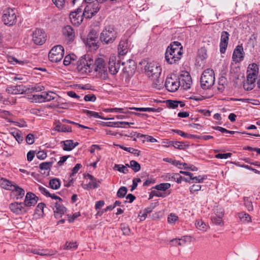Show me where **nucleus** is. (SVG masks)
Listing matches in <instances>:
<instances>
[{"label": "nucleus", "instance_id": "nucleus-1", "mask_svg": "<svg viewBox=\"0 0 260 260\" xmlns=\"http://www.w3.org/2000/svg\"><path fill=\"white\" fill-rule=\"evenodd\" d=\"M144 69L147 76L153 80V86L159 87L162 81L159 79L161 69L159 64L156 62H148L145 66Z\"/></svg>", "mask_w": 260, "mask_h": 260}, {"label": "nucleus", "instance_id": "nucleus-2", "mask_svg": "<svg viewBox=\"0 0 260 260\" xmlns=\"http://www.w3.org/2000/svg\"><path fill=\"white\" fill-rule=\"evenodd\" d=\"M118 36L117 29L114 25L106 26L100 34V40L104 45L113 43Z\"/></svg>", "mask_w": 260, "mask_h": 260}, {"label": "nucleus", "instance_id": "nucleus-3", "mask_svg": "<svg viewBox=\"0 0 260 260\" xmlns=\"http://www.w3.org/2000/svg\"><path fill=\"white\" fill-rule=\"evenodd\" d=\"M93 68V60L91 59L88 56L82 57L78 61L77 69L78 72L82 76L88 75Z\"/></svg>", "mask_w": 260, "mask_h": 260}, {"label": "nucleus", "instance_id": "nucleus-4", "mask_svg": "<svg viewBox=\"0 0 260 260\" xmlns=\"http://www.w3.org/2000/svg\"><path fill=\"white\" fill-rule=\"evenodd\" d=\"M215 75L214 71L207 69L203 72L201 79V86L204 89H210L214 84Z\"/></svg>", "mask_w": 260, "mask_h": 260}, {"label": "nucleus", "instance_id": "nucleus-5", "mask_svg": "<svg viewBox=\"0 0 260 260\" xmlns=\"http://www.w3.org/2000/svg\"><path fill=\"white\" fill-rule=\"evenodd\" d=\"M93 70L96 73V75L101 78L106 79L108 78V74L106 63L103 58L96 59L94 62L93 61Z\"/></svg>", "mask_w": 260, "mask_h": 260}, {"label": "nucleus", "instance_id": "nucleus-6", "mask_svg": "<svg viewBox=\"0 0 260 260\" xmlns=\"http://www.w3.org/2000/svg\"><path fill=\"white\" fill-rule=\"evenodd\" d=\"M63 55V47L61 45H56L50 51L48 57L51 62H57L62 59Z\"/></svg>", "mask_w": 260, "mask_h": 260}, {"label": "nucleus", "instance_id": "nucleus-7", "mask_svg": "<svg viewBox=\"0 0 260 260\" xmlns=\"http://www.w3.org/2000/svg\"><path fill=\"white\" fill-rule=\"evenodd\" d=\"M3 21L5 24L13 25L17 21V16L15 10L7 8L3 11Z\"/></svg>", "mask_w": 260, "mask_h": 260}, {"label": "nucleus", "instance_id": "nucleus-8", "mask_svg": "<svg viewBox=\"0 0 260 260\" xmlns=\"http://www.w3.org/2000/svg\"><path fill=\"white\" fill-rule=\"evenodd\" d=\"M182 54L183 52L178 49L175 50L167 49L165 53V59L169 64L176 63L181 58Z\"/></svg>", "mask_w": 260, "mask_h": 260}, {"label": "nucleus", "instance_id": "nucleus-9", "mask_svg": "<svg viewBox=\"0 0 260 260\" xmlns=\"http://www.w3.org/2000/svg\"><path fill=\"white\" fill-rule=\"evenodd\" d=\"M100 8V4L98 3L87 4L84 8L83 15L87 18H91L99 11Z\"/></svg>", "mask_w": 260, "mask_h": 260}, {"label": "nucleus", "instance_id": "nucleus-10", "mask_svg": "<svg viewBox=\"0 0 260 260\" xmlns=\"http://www.w3.org/2000/svg\"><path fill=\"white\" fill-rule=\"evenodd\" d=\"M165 86L168 91L175 92L179 87L180 83L175 76L174 78L172 76L168 77L166 80Z\"/></svg>", "mask_w": 260, "mask_h": 260}, {"label": "nucleus", "instance_id": "nucleus-11", "mask_svg": "<svg viewBox=\"0 0 260 260\" xmlns=\"http://www.w3.org/2000/svg\"><path fill=\"white\" fill-rule=\"evenodd\" d=\"M32 41L37 45H41L46 41V34L40 29H36L32 33Z\"/></svg>", "mask_w": 260, "mask_h": 260}, {"label": "nucleus", "instance_id": "nucleus-12", "mask_svg": "<svg viewBox=\"0 0 260 260\" xmlns=\"http://www.w3.org/2000/svg\"><path fill=\"white\" fill-rule=\"evenodd\" d=\"M9 208L12 212L17 215L23 214L27 211V208L23 203H12L10 204Z\"/></svg>", "mask_w": 260, "mask_h": 260}, {"label": "nucleus", "instance_id": "nucleus-13", "mask_svg": "<svg viewBox=\"0 0 260 260\" xmlns=\"http://www.w3.org/2000/svg\"><path fill=\"white\" fill-rule=\"evenodd\" d=\"M257 73L247 71V81L243 84L244 88L246 90H250L254 87V83L257 77Z\"/></svg>", "mask_w": 260, "mask_h": 260}, {"label": "nucleus", "instance_id": "nucleus-14", "mask_svg": "<svg viewBox=\"0 0 260 260\" xmlns=\"http://www.w3.org/2000/svg\"><path fill=\"white\" fill-rule=\"evenodd\" d=\"M178 81L180 86L183 87L184 89H188L190 87L192 84V79L188 73L185 72L180 75Z\"/></svg>", "mask_w": 260, "mask_h": 260}, {"label": "nucleus", "instance_id": "nucleus-15", "mask_svg": "<svg viewBox=\"0 0 260 260\" xmlns=\"http://www.w3.org/2000/svg\"><path fill=\"white\" fill-rule=\"evenodd\" d=\"M29 89L27 86H25L22 84L16 86H10L7 88L6 91L10 94H23L27 93Z\"/></svg>", "mask_w": 260, "mask_h": 260}, {"label": "nucleus", "instance_id": "nucleus-16", "mask_svg": "<svg viewBox=\"0 0 260 260\" xmlns=\"http://www.w3.org/2000/svg\"><path fill=\"white\" fill-rule=\"evenodd\" d=\"M120 63L116 60V57L113 55L110 57L109 61V71L112 75H115L119 71Z\"/></svg>", "mask_w": 260, "mask_h": 260}, {"label": "nucleus", "instance_id": "nucleus-17", "mask_svg": "<svg viewBox=\"0 0 260 260\" xmlns=\"http://www.w3.org/2000/svg\"><path fill=\"white\" fill-rule=\"evenodd\" d=\"M82 9L79 8L76 11L72 12L70 14V18L72 23L75 25L80 24L83 21Z\"/></svg>", "mask_w": 260, "mask_h": 260}, {"label": "nucleus", "instance_id": "nucleus-18", "mask_svg": "<svg viewBox=\"0 0 260 260\" xmlns=\"http://www.w3.org/2000/svg\"><path fill=\"white\" fill-rule=\"evenodd\" d=\"M63 35L68 43L72 42L75 39V34L73 28L70 25L64 26L62 29Z\"/></svg>", "mask_w": 260, "mask_h": 260}, {"label": "nucleus", "instance_id": "nucleus-19", "mask_svg": "<svg viewBox=\"0 0 260 260\" xmlns=\"http://www.w3.org/2000/svg\"><path fill=\"white\" fill-rule=\"evenodd\" d=\"M38 200V198L32 192H27L25 198L24 205L26 208L35 206Z\"/></svg>", "mask_w": 260, "mask_h": 260}, {"label": "nucleus", "instance_id": "nucleus-20", "mask_svg": "<svg viewBox=\"0 0 260 260\" xmlns=\"http://www.w3.org/2000/svg\"><path fill=\"white\" fill-rule=\"evenodd\" d=\"M229 34L227 31H223L221 33L220 43V51L221 53L225 52L228 44Z\"/></svg>", "mask_w": 260, "mask_h": 260}, {"label": "nucleus", "instance_id": "nucleus-21", "mask_svg": "<svg viewBox=\"0 0 260 260\" xmlns=\"http://www.w3.org/2000/svg\"><path fill=\"white\" fill-rule=\"evenodd\" d=\"M27 251L28 252L32 253L41 256H51L55 254L57 252L56 250L52 251V252L50 253L48 252V249H40L33 248H28Z\"/></svg>", "mask_w": 260, "mask_h": 260}, {"label": "nucleus", "instance_id": "nucleus-22", "mask_svg": "<svg viewBox=\"0 0 260 260\" xmlns=\"http://www.w3.org/2000/svg\"><path fill=\"white\" fill-rule=\"evenodd\" d=\"M243 54L244 51L242 45L237 46L233 52V60L237 62L241 61L244 57Z\"/></svg>", "mask_w": 260, "mask_h": 260}, {"label": "nucleus", "instance_id": "nucleus-23", "mask_svg": "<svg viewBox=\"0 0 260 260\" xmlns=\"http://www.w3.org/2000/svg\"><path fill=\"white\" fill-rule=\"evenodd\" d=\"M128 49L129 45L128 41L126 40H121L118 46V54L120 55H124L128 52Z\"/></svg>", "mask_w": 260, "mask_h": 260}, {"label": "nucleus", "instance_id": "nucleus-24", "mask_svg": "<svg viewBox=\"0 0 260 260\" xmlns=\"http://www.w3.org/2000/svg\"><path fill=\"white\" fill-rule=\"evenodd\" d=\"M61 143L63 144V149L65 151H71L79 145L78 142L74 143L72 140L62 141Z\"/></svg>", "mask_w": 260, "mask_h": 260}, {"label": "nucleus", "instance_id": "nucleus-25", "mask_svg": "<svg viewBox=\"0 0 260 260\" xmlns=\"http://www.w3.org/2000/svg\"><path fill=\"white\" fill-rule=\"evenodd\" d=\"M53 210L54 215L57 217V216L61 217L66 212L67 209L59 203L56 202Z\"/></svg>", "mask_w": 260, "mask_h": 260}, {"label": "nucleus", "instance_id": "nucleus-26", "mask_svg": "<svg viewBox=\"0 0 260 260\" xmlns=\"http://www.w3.org/2000/svg\"><path fill=\"white\" fill-rule=\"evenodd\" d=\"M54 129L59 132H71L72 127L70 126L62 124L58 121Z\"/></svg>", "mask_w": 260, "mask_h": 260}, {"label": "nucleus", "instance_id": "nucleus-27", "mask_svg": "<svg viewBox=\"0 0 260 260\" xmlns=\"http://www.w3.org/2000/svg\"><path fill=\"white\" fill-rule=\"evenodd\" d=\"M154 206L153 205L145 208L143 210H141L139 214V216L140 217V220L143 221L145 220L147 216V214L152 211Z\"/></svg>", "mask_w": 260, "mask_h": 260}, {"label": "nucleus", "instance_id": "nucleus-28", "mask_svg": "<svg viewBox=\"0 0 260 260\" xmlns=\"http://www.w3.org/2000/svg\"><path fill=\"white\" fill-rule=\"evenodd\" d=\"M131 110H135L137 111L140 112H160L162 109L154 108H136V107H130L129 108Z\"/></svg>", "mask_w": 260, "mask_h": 260}, {"label": "nucleus", "instance_id": "nucleus-29", "mask_svg": "<svg viewBox=\"0 0 260 260\" xmlns=\"http://www.w3.org/2000/svg\"><path fill=\"white\" fill-rule=\"evenodd\" d=\"M83 113L86 114L87 115V116H88L89 117H93L94 118H101L102 119H105V120L113 119H114L113 118H104L102 116H100L99 114V113L97 112L89 111V110H86V109L83 110Z\"/></svg>", "mask_w": 260, "mask_h": 260}, {"label": "nucleus", "instance_id": "nucleus-30", "mask_svg": "<svg viewBox=\"0 0 260 260\" xmlns=\"http://www.w3.org/2000/svg\"><path fill=\"white\" fill-rule=\"evenodd\" d=\"M189 238L187 236H183L179 239H174L171 242L173 243V245L174 246H183L185 245L187 240H189Z\"/></svg>", "mask_w": 260, "mask_h": 260}, {"label": "nucleus", "instance_id": "nucleus-31", "mask_svg": "<svg viewBox=\"0 0 260 260\" xmlns=\"http://www.w3.org/2000/svg\"><path fill=\"white\" fill-rule=\"evenodd\" d=\"M14 188L12 189V191H15L16 194V199H21L24 195L25 191L23 189L18 186L17 185L15 184Z\"/></svg>", "mask_w": 260, "mask_h": 260}, {"label": "nucleus", "instance_id": "nucleus-32", "mask_svg": "<svg viewBox=\"0 0 260 260\" xmlns=\"http://www.w3.org/2000/svg\"><path fill=\"white\" fill-rule=\"evenodd\" d=\"M129 64H128L127 63L125 64L124 70L128 75H131L134 73L135 70V62L133 60L129 61Z\"/></svg>", "mask_w": 260, "mask_h": 260}, {"label": "nucleus", "instance_id": "nucleus-33", "mask_svg": "<svg viewBox=\"0 0 260 260\" xmlns=\"http://www.w3.org/2000/svg\"><path fill=\"white\" fill-rule=\"evenodd\" d=\"M168 50H175L178 49V50L183 52V47L181 43L178 41H174L171 43L170 45L167 48Z\"/></svg>", "mask_w": 260, "mask_h": 260}, {"label": "nucleus", "instance_id": "nucleus-34", "mask_svg": "<svg viewBox=\"0 0 260 260\" xmlns=\"http://www.w3.org/2000/svg\"><path fill=\"white\" fill-rule=\"evenodd\" d=\"M196 228L199 230L206 232L208 229V225L201 220H198L196 221Z\"/></svg>", "mask_w": 260, "mask_h": 260}, {"label": "nucleus", "instance_id": "nucleus-35", "mask_svg": "<svg viewBox=\"0 0 260 260\" xmlns=\"http://www.w3.org/2000/svg\"><path fill=\"white\" fill-rule=\"evenodd\" d=\"M2 187L7 190H12L14 188V186L15 184H14L12 181H10L7 179H2Z\"/></svg>", "mask_w": 260, "mask_h": 260}, {"label": "nucleus", "instance_id": "nucleus-36", "mask_svg": "<svg viewBox=\"0 0 260 260\" xmlns=\"http://www.w3.org/2000/svg\"><path fill=\"white\" fill-rule=\"evenodd\" d=\"M117 146L119 147V148H121L122 149L126 151L131 153H132L136 156H139L140 154V151L134 149L133 148L131 147H125L122 145H116Z\"/></svg>", "mask_w": 260, "mask_h": 260}, {"label": "nucleus", "instance_id": "nucleus-37", "mask_svg": "<svg viewBox=\"0 0 260 260\" xmlns=\"http://www.w3.org/2000/svg\"><path fill=\"white\" fill-rule=\"evenodd\" d=\"M207 57V49L205 47H201L198 50V58L203 61Z\"/></svg>", "mask_w": 260, "mask_h": 260}, {"label": "nucleus", "instance_id": "nucleus-38", "mask_svg": "<svg viewBox=\"0 0 260 260\" xmlns=\"http://www.w3.org/2000/svg\"><path fill=\"white\" fill-rule=\"evenodd\" d=\"M10 134L15 138L18 143L20 144L23 141V137L22 133L20 131L16 130L11 132Z\"/></svg>", "mask_w": 260, "mask_h": 260}, {"label": "nucleus", "instance_id": "nucleus-39", "mask_svg": "<svg viewBox=\"0 0 260 260\" xmlns=\"http://www.w3.org/2000/svg\"><path fill=\"white\" fill-rule=\"evenodd\" d=\"M101 182L99 180L97 181L96 180H95L94 181H92L89 182L87 184L84 185L83 187L84 189H86L96 188L99 186V184Z\"/></svg>", "mask_w": 260, "mask_h": 260}, {"label": "nucleus", "instance_id": "nucleus-40", "mask_svg": "<svg viewBox=\"0 0 260 260\" xmlns=\"http://www.w3.org/2000/svg\"><path fill=\"white\" fill-rule=\"evenodd\" d=\"M126 166L128 167H131L135 172H137L141 169L140 165L138 162L134 160L130 161L129 165L126 164Z\"/></svg>", "mask_w": 260, "mask_h": 260}, {"label": "nucleus", "instance_id": "nucleus-41", "mask_svg": "<svg viewBox=\"0 0 260 260\" xmlns=\"http://www.w3.org/2000/svg\"><path fill=\"white\" fill-rule=\"evenodd\" d=\"M49 185L53 189H57L60 187V183L58 179L53 178L50 180Z\"/></svg>", "mask_w": 260, "mask_h": 260}, {"label": "nucleus", "instance_id": "nucleus-42", "mask_svg": "<svg viewBox=\"0 0 260 260\" xmlns=\"http://www.w3.org/2000/svg\"><path fill=\"white\" fill-rule=\"evenodd\" d=\"M45 102H49L53 100L57 96V94L51 91L44 92Z\"/></svg>", "mask_w": 260, "mask_h": 260}, {"label": "nucleus", "instance_id": "nucleus-43", "mask_svg": "<svg viewBox=\"0 0 260 260\" xmlns=\"http://www.w3.org/2000/svg\"><path fill=\"white\" fill-rule=\"evenodd\" d=\"M78 247V245L76 242H66V244L63 246L64 250H72L76 249Z\"/></svg>", "mask_w": 260, "mask_h": 260}, {"label": "nucleus", "instance_id": "nucleus-44", "mask_svg": "<svg viewBox=\"0 0 260 260\" xmlns=\"http://www.w3.org/2000/svg\"><path fill=\"white\" fill-rule=\"evenodd\" d=\"M238 215L241 221L244 223L249 222L251 221V217L248 214L241 212L239 213Z\"/></svg>", "mask_w": 260, "mask_h": 260}, {"label": "nucleus", "instance_id": "nucleus-45", "mask_svg": "<svg viewBox=\"0 0 260 260\" xmlns=\"http://www.w3.org/2000/svg\"><path fill=\"white\" fill-rule=\"evenodd\" d=\"M94 40H98V34L95 30H92L87 36L86 42L88 41H93Z\"/></svg>", "mask_w": 260, "mask_h": 260}, {"label": "nucleus", "instance_id": "nucleus-46", "mask_svg": "<svg viewBox=\"0 0 260 260\" xmlns=\"http://www.w3.org/2000/svg\"><path fill=\"white\" fill-rule=\"evenodd\" d=\"M113 169L124 174H126L128 172V170L126 167L123 165L115 164L113 167Z\"/></svg>", "mask_w": 260, "mask_h": 260}, {"label": "nucleus", "instance_id": "nucleus-47", "mask_svg": "<svg viewBox=\"0 0 260 260\" xmlns=\"http://www.w3.org/2000/svg\"><path fill=\"white\" fill-rule=\"evenodd\" d=\"M32 100L36 103H42L45 102L44 92L41 94H35L33 95Z\"/></svg>", "mask_w": 260, "mask_h": 260}, {"label": "nucleus", "instance_id": "nucleus-48", "mask_svg": "<svg viewBox=\"0 0 260 260\" xmlns=\"http://www.w3.org/2000/svg\"><path fill=\"white\" fill-rule=\"evenodd\" d=\"M171 187V184L168 183H162L155 186L154 188L158 190L165 191Z\"/></svg>", "mask_w": 260, "mask_h": 260}, {"label": "nucleus", "instance_id": "nucleus-49", "mask_svg": "<svg viewBox=\"0 0 260 260\" xmlns=\"http://www.w3.org/2000/svg\"><path fill=\"white\" fill-rule=\"evenodd\" d=\"M86 45L91 48V49L96 50L99 48L98 40L93 41H88L86 42Z\"/></svg>", "mask_w": 260, "mask_h": 260}, {"label": "nucleus", "instance_id": "nucleus-50", "mask_svg": "<svg viewBox=\"0 0 260 260\" xmlns=\"http://www.w3.org/2000/svg\"><path fill=\"white\" fill-rule=\"evenodd\" d=\"M219 86L218 87V89L219 90H223L225 86L227 85V81L225 78L221 77L219 79L218 81Z\"/></svg>", "mask_w": 260, "mask_h": 260}, {"label": "nucleus", "instance_id": "nucleus-51", "mask_svg": "<svg viewBox=\"0 0 260 260\" xmlns=\"http://www.w3.org/2000/svg\"><path fill=\"white\" fill-rule=\"evenodd\" d=\"M120 228L124 235H129L131 233V230L129 226L126 224L121 223L120 225Z\"/></svg>", "mask_w": 260, "mask_h": 260}, {"label": "nucleus", "instance_id": "nucleus-52", "mask_svg": "<svg viewBox=\"0 0 260 260\" xmlns=\"http://www.w3.org/2000/svg\"><path fill=\"white\" fill-rule=\"evenodd\" d=\"M52 165V162H42L39 165V168L41 170H50Z\"/></svg>", "mask_w": 260, "mask_h": 260}, {"label": "nucleus", "instance_id": "nucleus-53", "mask_svg": "<svg viewBox=\"0 0 260 260\" xmlns=\"http://www.w3.org/2000/svg\"><path fill=\"white\" fill-rule=\"evenodd\" d=\"M106 112H120L122 113H129L128 111H124V109L122 108H108L104 110Z\"/></svg>", "mask_w": 260, "mask_h": 260}, {"label": "nucleus", "instance_id": "nucleus-54", "mask_svg": "<svg viewBox=\"0 0 260 260\" xmlns=\"http://www.w3.org/2000/svg\"><path fill=\"white\" fill-rule=\"evenodd\" d=\"M179 101L168 100L167 101V105L169 108H175L179 106Z\"/></svg>", "mask_w": 260, "mask_h": 260}, {"label": "nucleus", "instance_id": "nucleus-55", "mask_svg": "<svg viewBox=\"0 0 260 260\" xmlns=\"http://www.w3.org/2000/svg\"><path fill=\"white\" fill-rule=\"evenodd\" d=\"M127 191V188L124 186H122L118 189L117 192V196L119 198H123L126 194Z\"/></svg>", "mask_w": 260, "mask_h": 260}, {"label": "nucleus", "instance_id": "nucleus-56", "mask_svg": "<svg viewBox=\"0 0 260 260\" xmlns=\"http://www.w3.org/2000/svg\"><path fill=\"white\" fill-rule=\"evenodd\" d=\"M247 71L249 72H253L254 73H258V68L256 64L252 63L249 65Z\"/></svg>", "mask_w": 260, "mask_h": 260}, {"label": "nucleus", "instance_id": "nucleus-57", "mask_svg": "<svg viewBox=\"0 0 260 260\" xmlns=\"http://www.w3.org/2000/svg\"><path fill=\"white\" fill-rule=\"evenodd\" d=\"M27 88L29 89L28 90V92H27V93H31L34 91H42L43 90V88H44L43 86H27Z\"/></svg>", "mask_w": 260, "mask_h": 260}, {"label": "nucleus", "instance_id": "nucleus-58", "mask_svg": "<svg viewBox=\"0 0 260 260\" xmlns=\"http://www.w3.org/2000/svg\"><path fill=\"white\" fill-rule=\"evenodd\" d=\"M244 200V205L248 211H252L253 208L251 201H249L247 198H245Z\"/></svg>", "mask_w": 260, "mask_h": 260}, {"label": "nucleus", "instance_id": "nucleus-59", "mask_svg": "<svg viewBox=\"0 0 260 260\" xmlns=\"http://www.w3.org/2000/svg\"><path fill=\"white\" fill-rule=\"evenodd\" d=\"M178 219L177 216L173 213H171L168 217V221L169 223H174Z\"/></svg>", "mask_w": 260, "mask_h": 260}, {"label": "nucleus", "instance_id": "nucleus-60", "mask_svg": "<svg viewBox=\"0 0 260 260\" xmlns=\"http://www.w3.org/2000/svg\"><path fill=\"white\" fill-rule=\"evenodd\" d=\"M53 3L58 9H62L64 5V0H52Z\"/></svg>", "mask_w": 260, "mask_h": 260}, {"label": "nucleus", "instance_id": "nucleus-61", "mask_svg": "<svg viewBox=\"0 0 260 260\" xmlns=\"http://www.w3.org/2000/svg\"><path fill=\"white\" fill-rule=\"evenodd\" d=\"M232 155L231 153H218L215 155V157L220 159H226L228 157H231Z\"/></svg>", "mask_w": 260, "mask_h": 260}, {"label": "nucleus", "instance_id": "nucleus-62", "mask_svg": "<svg viewBox=\"0 0 260 260\" xmlns=\"http://www.w3.org/2000/svg\"><path fill=\"white\" fill-rule=\"evenodd\" d=\"M222 217H219L216 216H213L212 217V220L213 223L217 225H222L223 222L222 220Z\"/></svg>", "mask_w": 260, "mask_h": 260}, {"label": "nucleus", "instance_id": "nucleus-63", "mask_svg": "<svg viewBox=\"0 0 260 260\" xmlns=\"http://www.w3.org/2000/svg\"><path fill=\"white\" fill-rule=\"evenodd\" d=\"M215 216L219 217H223L224 215V212L222 209L217 208L215 209Z\"/></svg>", "mask_w": 260, "mask_h": 260}, {"label": "nucleus", "instance_id": "nucleus-64", "mask_svg": "<svg viewBox=\"0 0 260 260\" xmlns=\"http://www.w3.org/2000/svg\"><path fill=\"white\" fill-rule=\"evenodd\" d=\"M26 141L28 144L31 145L34 143V136L32 134H29L26 137Z\"/></svg>", "mask_w": 260, "mask_h": 260}]
</instances>
